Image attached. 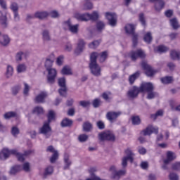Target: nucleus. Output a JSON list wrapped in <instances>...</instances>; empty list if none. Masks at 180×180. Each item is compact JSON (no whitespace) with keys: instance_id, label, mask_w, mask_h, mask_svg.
<instances>
[{"instance_id":"ddd939ff","label":"nucleus","mask_w":180,"mask_h":180,"mask_svg":"<svg viewBox=\"0 0 180 180\" xmlns=\"http://www.w3.org/2000/svg\"><path fill=\"white\" fill-rule=\"evenodd\" d=\"M141 67L146 70V75L147 77H153L155 74L156 71L153 70V68L150 65L147 64L146 61L141 63Z\"/></svg>"},{"instance_id":"ea45409f","label":"nucleus","mask_w":180,"mask_h":180,"mask_svg":"<svg viewBox=\"0 0 180 180\" xmlns=\"http://www.w3.org/2000/svg\"><path fill=\"white\" fill-rule=\"evenodd\" d=\"M126 175V170H120L118 172H115L113 175L114 179H120V176Z\"/></svg>"},{"instance_id":"c9c22d12","label":"nucleus","mask_w":180,"mask_h":180,"mask_svg":"<svg viewBox=\"0 0 180 180\" xmlns=\"http://www.w3.org/2000/svg\"><path fill=\"white\" fill-rule=\"evenodd\" d=\"M21 169L22 166L20 165L13 166L10 170V174L11 175H15V174H18V172H19V171H20Z\"/></svg>"},{"instance_id":"f8f14e48","label":"nucleus","mask_w":180,"mask_h":180,"mask_svg":"<svg viewBox=\"0 0 180 180\" xmlns=\"http://www.w3.org/2000/svg\"><path fill=\"white\" fill-rule=\"evenodd\" d=\"M139 89L141 92H151V91H154V85L151 82L142 83Z\"/></svg>"},{"instance_id":"a18cd8bd","label":"nucleus","mask_w":180,"mask_h":180,"mask_svg":"<svg viewBox=\"0 0 180 180\" xmlns=\"http://www.w3.org/2000/svg\"><path fill=\"white\" fill-rule=\"evenodd\" d=\"M92 129V124H91L89 122H86L83 124V130L84 131H91V129Z\"/></svg>"},{"instance_id":"c756f323","label":"nucleus","mask_w":180,"mask_h":180,"mask_svg":"<svg viewBox=\"0 0 180 180\" xmlns=\"http://www.w3.org/2000/svg\"><path fill=\"white\" fill-rule=\"evenodd\" d=\"M140 77V72H136L129 77V82L131 85H133L134 84V81Z\"/></svg>"},{"instance_id":"72a5a7b5","label":"nucleus","mask_w":180,"mask_h":180,"mask_svg":"<svg viewBox=\"0 0 180 180\" xmlns=\"http://www.w3.org/2000/svg\"><path fill=\"white\" fill-rule=\"evenodd\" d=\"M170 57L172 60H180V52L177 51H170Z\"/></svg>"},{"instance_id":"de8ad7c7","label":"nucleus","mask_w":180,"mask_h":180,"mask_svg":"<svg viewBox=\"0 0 180 180\" xmlns=\"http://www.w3.org/2000/svg\"><path fill=\"white\" fill-rule=\"evenodd\" d=\"M170 25L174 30H176L179 25H178V20L176 18H172L170 20Z\"/></svg>"},{"instance_id":"f03ea898","label":"nucleus","mask_w":180,"mask_h":180,"mask_svg":"<svg viewBox=\"0 0 180 180\" xmlns=\"http://www.w3.org/2000/svg\"><path fill=\"white\" fill-rule=\"evenodd\" d=\"M99 141H115L116 137L115 134L110 131H105L100 132L98 134Z\"/></svg>"},{"instance_id":"7c9ffc66","label":"nucleus","mask_w":180,"mask_h":180,"mask_svg":"<svg viewBox=\"0 0 180 180\" xmlns=\"http://www.w3.org/2000/svg\"><path fill=\"white\" fill-rule=\"evenodd\" d=\"M42 39L44 41H50L51 37H50V32L47 30H44L42 32Z\"/></svg>"},{"instance_id":"6e6d98bb","label":"nucleus","mask_w":180,"mask_h":180,"mask_svg":"<svg viewBox=\"0 0 180 180\" xmlns=\"http://www.w3.org/2000/svg\"><path fill=\"white\" fill-rule=\"evenodd\" d=\"M17 71L18 72H25L26 71V65L25 64H20L17 66Z\"/></svg>"},{"instance_id":"a878e982","label":"nucleus","mask_w":180,"mask_h":180,"mask_svg":"<svg viewBox=\"0 0 180 180\" xmlns=\"http://www.w3.org/2000/svg\"><path fill=\"white\" fill-rule=\"evenodd\" d=\"M164 6H165V2H164V0H159L155 4V9L158 12H160V11H161Z\"/></svg>"},{"instance_id":"052dcab7","label":"nucleus","mask_w":180,"mask_h":180,"mask_svg":"<svg viewBox=\"0 0 180 180\" xmlns=\"http://www.w3.org/2000/svg\"><path fill=\"white\" fill-rule=\"evenodd\" d=\"M88 135L86 134H81L78 136V140L80 143H85L86 140H88Z\"/></svg>"},{"instance_id":"f3484780","label":"nucleus","mask_w":180,"mask_h":180,"mask_svg":"<svg viewBox=\"0 0 180 180\" xmlns=\"http://www.w3.org/2000/svg\"><path fill=\"white\" fill-rule=\"evenodd\" d=\"M11 43V38L7 34H2L0 32V44L6 47Z\"/></svg>"},{"instance_id":"6e6552de","label":"nucleus","mask_w":180,"mask_h":180,"mask_svg":"<svg viewBox=\"0 0 180 180\" xmlns=\"http://www.w3.org/2000/svg\"><path fill=\"white\" fill-rule=\"evenodd\" d=\"M129 57L132 61H136L137 58H144L146 57V53L141 49L137 51H132L129 53Z\"/></svg>"},{"instance_id":"e2e57ef3","label":"nucleus","mask_w":180,"mask_h":180,"mask_svg":"<svg viewBox=\"0 0 180 180\" xmlns=\"http://www.w3.org/2000/svg\"><path fill=\"white\" fill-rule=\"evenodd\" d=\"M34 113H37V115H41L43 114V108L40 106H37L34 108L33 110Z\"/></svg>"},{"instance_id":"09e8293b","label":"nucleus","mask_w":180,"mask_h":180,"mask_svg":"<svg viewBox=\"0 0 180 180\" xmlns=\"http://www.w3.org/2000/svg\"><path fill=\"white\" fill-rule=\"evenodd\" d=\"M131 120H132V124H134V126H137L140 124V123H141V120L139 116H133L131 117Z\"/></svg>"},{"instance_id":"a19ab883","label":"nucleus","mask_w":180,"mask_h":180,"mask_svg":"<svg viewBox=\"0 0 180 180\" xmlns=\"http://www.w3.org/2000/svg\"><path fill=\"white\" fill-rule=\"evenodd\" d=\"M47 117H48V123H51L52 120H54V119L56 118V112H54V111L53 110H49L48 115H47Z\"/></svg>"},{"instance_id":"4be33fe9","label":"nucleus","mask_w":180,"mask_h":180,"mask_svg":"<svg viewBox=\"0 0 180 180\" xmlns=\"http://www.w3.org/2000/svg\"><path fill=\"white\" fill-rule=\"evenodd\" d=\"M176 157L172 151H167V158L164 160V164H169L172 161H174Z\"/></svg>"},{"instance_id":"774afa93","label":"nucleus","mask_w":180,"mask_h":180,"mask_svg":"<svg viewBox=\"0 0 180 180\" xmlns=\"http://www.w3.org/2000/svg\"><path fill=\"white\" fill-rule=\"evenodd\" d=\"M96 126L100 130H103V129H105V123L103 121L97 122Z\"/></svg>"},{"instance_id":"4468645a","label":"nucleus","mask_w":180,"mask_h":180,"mask_svg":"<svg viewBox=\"0 0 180 180\" xmlns=\"http://www.w3.org/2000/svg\"><path fill=\"white\" fill-rule=\"evenodd\" d=\"M158 134V127H154L153 125H149L148 127L142 131V134L143 136H150V134Z\"/></svg>"},{"instance_id":"dca6fc26","label":"nucleus","mask_w":180,"mask_h":180,"mask_svg":"<svg viewBox=\"0 0 180 180\" xmlns=\"http://www.w3.org/2000/svg\"><path fill=\"white\" fill-rule=\"evenodd\" d=\"M89 13H76L74 15V17L75 18V19H77V20H79V22H88L89 20Z\"/></svg>"},{"instance_id":"864d4df0","label":"nucleus","mask_w":180,"mask_h":180,"mask_svg":"<svg viewBox=\"0 0 180 180\" xmlns=\"http://www.w3.org/2000/svg\"><path fill=\"white\" fill-rule=\"evenodd\" d=\"M139 20L141 22L142 26H146V16H144V13H141L139 15Z\"/></svg>"},{"instance_id":"473e14b6","label":"nucleus","mask_w":180,"mask_h":180,"mask_svg":"<svg viewBox=\"0 0 180 180\" xmlns=\"http://www.w3.org/2000/svg\"><path fill=\"white\" fill-rule=\"evenodd\" d=\"M16 112L13 111L7 112L4 115V119H6V120H8V119H12V117H16Z\"/></svg>"},{"instance_id":"bf43d9fd","label":"nucleus","mask_w":180,"mask_h":180,"mask_svg":"<svg viewBox=\"0 0 180 180\" xmlns=\"http://www.w3.org/2000/svg\"><path fill=\"white\" fill-rule=\"evenodd\" d=\"M101 103H102V101L99 98H96L92 102V105L94 108H99Z\"/></svg>"},{"instance_id":"603ef678","label":"nucleus","mask_w":180,"mask_h":180,"mask_svg":"<svg viewBox=\"0 0 180 180\" xmlns=\"http://www.w3.org/2000/svg\"><path fill=\"white\" fill-rule=\"evenodd\" d=\"M57 160H58V152L55 151L50 158V162H51V164H54V162H56Z\"/></svg>"},{"instance_id":"4c0bfd02","label":"nucleus","mask_w":180,"mask_h":180,"mask_svg":"<svg viewBox=\"0 0 180 180\" xmlns=\"http://www.w3.org/2000/svg\"><path fill=\"white\" fill-rule=\"evenodd\" d=\"M162 84H171L174 81V78L171 76H166L160 79Z\"/></svg>"},{"instance_id":"6ab92c4d","label":"nucleus","mask_w":180,"mask_h":180,"mask_svg":"<svg viewBox=\"0 0 180 180\" xmlns=\"http://www.w3.org/2000/svg\"><path fill=\"white\" fill-rule=\"evenodd\" d=\"M0 22L3 27H8V17L6 16V13H4L2 11H0Z\"/></svg>"},{"instance_id":"412c9836","label":"nucleus","mask_w":180,"mask_h":180,"mask_svg":"<svg viewBox=\"0 0 180 180\" xmlns=\"http://www.w3.org/2000/svg\"><path fill=\"white\" fill-rule=\"evenodd\" d=\"M8 153H9V155H11V154H12L13 155H16L18 161H20L21 162H23V161H25V158H23V155L18 152V150L16 149L8 150Z\"/></svg>"},{"instance_id":"1a4fd4ad","label":"nucleus","mask_w":180,"mask_h":180,"mask_svg":"<svg viewBox=\"0 0 180 180\" xmlns=\"http://www.w3.org/2000/svg\"><path fill=\"white\" fill-rule=\"evenodd\" d=\"M121 115H122L121 111H117V112L109 111L106 114V119L107 120L110 122V123H113L116 122V120H117V117H119V116H120Z\"/></svg>"},{"instance_id":"5fc2aeb1","label":"nucleus","mask_w":180,"mask_h":180,"mask_svg":"<svg viewBox=\"0 0 180 180\" xmlns=\"http://www.w3.org/2000/svg\"><path fill=\"white\" fill-rule=\"evenodd\" d=\"M23 56H25V53H23L22 51H18L15 54V60L18 61V62L22 61V60L23 58Z\"/></svg>"},{"instance_id":"58836bf2","label":"nucleus","mask_w":180,"mask_h":180,"mask_svg":"<svg viewBox=\"0 0 180 180\" xmlns=\"http://www.w3.org/2000/svg\"><path fill=\"white\" fill-rule=\"evenodd\" d=\"M89 20L96 21L97 19H99V13L97 11H94L91 14L89 13Z\"/></svg>"},{"instance_id":"423d86ee","label":"nucleus","mask_w":180,"mask_h":180,"mask_svg":"<svg viewBox=\"0 0 180 180\" xmlns=\"http://www.w3.org/2000/svg\"><path fill=\"white\" fill-rule=\"evenodd\" d=\"M47 83L53 85L56 82V78H57V70L54 68L47 69Z\"/></svg>"},{"instance_id":"393cba45","label":"nucleus","mask_w":180,"mask_h":180,"mask_svg":"<svg viewBox=\"0 0 180 180\" xmlns=\"http://www.w3.org/2000/svg\"><path fill=\"white\" fill-rule=\"evenodd\" d=\"M72 120L68 118H65L62 120L60 125L62 127H71L72 126Z\"/></svg>"},{"instance_id":"0eeeda50","label":"nucleus","mask_w":180,"mask_h":180,"mask_svg":"<svg viewBox=\"0 0 180 180\" xmlns=\"http://www.w3.org/2000/svg\"><path fill=\"white\" fill-rule=\"evenodd\" d=\"M105 18L108 20V25L115 27L117 25V15L115 13H105Z\"/></svg>"},{"instance_id":"39448f33","label":"nucleus","mask_w":180,"mask_h":180,"mask_svg":"<svg viewBox=\"0 0 180 180\" xmlns=\"http://www.w3.org/2000/svg\"><path fill=\"white\" fill-rule=\"evenodd\" d=\"M63 25L64 26H66L68 28V30L73 34H77L78 32H79V25H72L70 19L65 21Z\"/></svg>"},{"instance_id":"4d7b16f0","label":"nucleus","mask_w":180,"mask_h":180,"mask_svg":"<svg viewBox=\"0 0 180 180\" xmlns=\"http://www.w3.org/2000/svg\"><path fill=\"white\" fill-rule=\"evenodd\" d=\"M29 91H30V86L27 83H24L23 94L25 96H29Z\"/></svg>"},{"instance_id":"680f3d73","label":"nucleus","mask_w":180,"mask_h":180,"mask_svg":"<svg viewBox=\"0 0 180 180\" xmlns=\"http://www.w3.org/2000/svg\"><path fill=\"white\" fill-rule=\"evenodd\" d=\"M53 172L54 169L53 168V166H49L46 168L44 175H51Z\"/></svg>"},{"instance_id":"3c124183","label":"nucleus","mask_w":180,"mask_h":180,"mask_svg":"<svg viewBox=\"0 0 180 180\" xmlns=\"http://www.w3.org/2000/svg\"><path fill=\"white\" fill-rule=\"evenodd\" d=\"M156 96H158V93L153 91H148L147 99H154Z\"/></svg>"},{"instance_id":"f257e3e1","label":"nucleus","mask_w":180,"mask_h":180,"mask_svg":"<svg viewBox=\"0 0 180 180\" xmlns=\"http://www.w3.org/2000/svg\"><path fill=\"white\" fill-rule=\"evenodd\" d=\"M99 58L100 63H103L108 58V51H104L101 53L94 52L90 56L89 68L93 75L99 77L101 75V67L96 63V58Z\"/></svg>"},{"instance_id":"cd10ccee","label":"nucleus","mask_w":180,"mask_h":180,"mask_svg":"<svg viewBox=\"0 0 180 180\" xmlns=\"http://www.w3.org/2000/svg\"><path fill=\"white\" fill-rule=\"evenodd\" d=\"M61 74L63 75H72V70L70 66H64L61 70Z\"/></svg>"},{"instance_id":"69168bd1","label":"nucleus","mask_w":180,"mask_h":180,"mask_svg":"<svg viewBox=\"0 0 180 180\" xmlns=\"http://www.w3.org/2000/svg\"><path fill=\"white\" fill-rule=\"evenodd\" d=\"M79 105L82 106V108H88L89 105H91V102L86 101H79Z\"/></svg>"},{"instance_id":"9d476101","label":"nucleus","mask_w":180,"mask_h":180,"mask_svg":"<svg viewBox=\"0 0 180 180\" xmlns=\"http://www.w3.org/2000/svg\"><path fill=\"white\" fill-rule=\"evenodd\" d=\"M51 131V127L49 122H44L42 127L39 129V134L46 136V139L50 137L51 134H49Z\"/></svg>"},{"instance_id":"e433bc0d","label":"nucleus","mask_w":180,"mask_h":180,"mask_svg":"<svg viewBox=\"0 0 180 180\" xmlns=\"http://www.w3.org/2000/svg\"><path fill=\"white\" fill-rule=\"evenodd\" d=\"M125 153L127 154V156H126L127 158L129 159L130 162H133L134 161V153L131 151L130 149H127L125 150Z\"/></svg>"},{"instance_id":"13d9d810","label":"nucleus","mask_w":180,"mask_h":180,"mask_svg":"<svg viewBox=\"0 0 180 180\" xmlns=\"http://www.w3.org/2000/svg\"><path fill=\"white\" fill-rule=\"evenodd\" d=\"M162 115H164V112H162V110H160L155 114H152L150 115V118L153 119V120H155V119H157L158 116H162Z\"/></svg>"},{"instance_id":"37998d69","label":"nucleus","mask_w":180,"mask_h":180,"mask_svg":"<svg viewBox=\"0 0 180 180\" xmlns=\"http://www.w3.org/2000/svg\"><path fill=\"white\" fill-rule=\"evenodd\" d=\"M143 40L146 43L150 44V43H151L153 41V36H151V32H147L143 37Z\"/></svg>"},{"instance_id":"49530a36","label":"nucleus","mask_w":180,"mask_h":180,"mask_svg":"<svg viewBox=\"0 0 180 180\" xmlns=\"http://www.w3.org/2000/svg\"><path fill=\"white\" fill-rule=\"evenodd\" d=\"M99 44H101V41L100 40H95L93 42L89 44V49H93L94 50H95V49H96Z\"/></svg>"},{"instance_id":"f704fd0d","label":"nucleus","mask_w":180,"mask_h":180,"mask_svg":"<svg viewBox=\"0 0 180 180\" xmlns=\"http://www.w3.org/2000/svg\"><path fill=\"white\" fill-rule=\"evenodd\" d=\"M10 9L12 12H19V4L15 1H11L10 4Z\"/></svg>"},{"instance_id":"8fccbe9b","label":"nucleus","mask_w":180,"mask_h":180,"mask_svg":"<svg viewBox=\"0 0 180 180\" xmlns=\"http://www.w3.org/2000/svg\"><path fill=\"white\" fill-rule=\"evenodd\" d=\"M22 87L20 86V85H16L12 87L11 89V92L13 94V95L16 96L18 95V94H19V91H20V89Z\"/></svg>"},{"instance_id":"7ed1b4c3","label":"nucleus","mask_w":180,"mask_h":180,"mask_svg":"<svg viewBox=\"0 0 180 180\" xmlns=\"http://www.w3.org/2000/svg\"><path fill=\"white\" fill-rule=\"evenodd\" d=\"M124 29L126 33L132 35L133 46L134 47H136L137 46V37H139V36L137 34L134 33V25L128 24L125 26Z\"/></svg>"},{"instance_id":"0e129e2a","label":"nucleus","mask_w":180,"mask_h":180,"mask_svg":"<svg viewBox=\"0 0 180 180\" xmlns=\"http://www.w3.org/2000/svg\"><path fill=\"white\" fill-rule=\"evenodd\" d=\"M0 6L4 11H8V4L6 0H0Z\"/></svg>"},{"instance_id":"b1692460","label":"nucleus","mask_w":180,"mask_h":180,"mask_svg":"<svg viewBox=\"0 0 180 180\" xmlns=\"http://www.w3.org/2000/svg\"><path fill=\"white\" fill-rule=\"evenodd\" d=\"M7 158H9V149L4 148L0 152V160L5 161Z\"/></svg>"},{"instance_id":"c03bdc74","label":"nucleus","mask_w":180,"mask_h":180,"mask_svg":"<svg viewBox=\"0 0 180 180\" xmlns=\"http://www.w3.org/2000/svg\"><path fill=\"white\" fill-rule=\"evenodd\" d=\"M12 75H13V67L11 65H8L6 72V78H11Z\"/></svg>"},{"instance_id":"2eb2a0df","label":"nucleus","mask_w":180,"mask_h":180,"mask_svg":"<svg viewBox=\"0 0 180 180\" xmlns=\"http://www.w3.org/2000/svg\"><path fill=\"white\" fill-rule=\"evenodd\" d=\"M86 43L82 39H79L77 41V46L75 51V54H81L82 51L85 49V46Z\"/></svg>"},{"instance_id":"bb28decb","label":"nucleus","mask_w":180,"mask_h":180,"mask_svg":"<svg viewBox=\"0 0 180 180\" xmlns=\"http://www.w3.org/2000/svg\"><path fill=\"white\" fill-rule=\"evenodd\" d=\"M64 162L65 166L63 169H68V168H70L71 166V161H70V155L68 153H65L64 155Z\"/></svg>"},{"instance_id":"2f4dec72","label":"nucleus","mask_w":180,"mask_h":180,"mask_svg":"<svg viewBox=\"0 0 180 180\" xmlns=\"http://www.w3.org/2000/svg\"><path fill=\"white\" fill-rule=\"evenodd\" d=\"M105 22L102 21H98L96 25L97 32H98L99 33H101V32L105 29Z\"/></svg>"},{"instance_id":"79ce46f5","label":"nucleus","mask_w":180,"mask_h":180,"mask_svg":"<svg viewBox=\"0 0 180 180\" xmlns=\"http://www.w3.org/2000/svg\"><path fill=\"white\" fill-rule=\"evenodd\" d=\"M169 49L164 45H160L156 48L158 53H167Z\"/></svg>"},{"instance_id":"aec40b11","label":"nucleus","mask_w":180,"mask_h":180,"mask_svg":"<svg viewBox=\"0 0 180 180\" xmlns=\"http://www.w3.org/2000/svg\"><path fill=\"white\" fill-rule=\"evenodd\" d=\"M47 98V93L42 91L35 98L36 103H44V99Z\"/></svg>"},{"instance_id":"5701e85b","label":"nucleus","mask_w":180,"mask_h":180,"mask_svg":"<svg viewBox=\"0 0 180 180\" xmlns=\"http://www.w3.org/2000/svg\"><path fill=\"white\" fill-rule=\"evenodd\" d=\"M49 12L47 11H37L35 13L36 19H39L40 20H43V19H46L49 17Z\"/></svg>"},{"instance_id":"a211bd4d","label":"nucleus","mask_w":180,"mask_h":180,"mask_svg":"<svg viewBox=\"0 0 180 180\" xmlns=\"http://www.w3.org/2000/svg\"><path fill=\"white\" fill-rule=\"evenodd\" d=\"M56 60V57L53 54L50 55L46 58V60L45 61V68L46 70H50L51 67H53V63H54V60Z\"/></svg>"},{"instance_id":"c85d7f7f","label":"nucleus","mask_w":180,"mask_h":180,"mask_svg":"<svg viewBox=\"0 0 180 180\" xmlns=\"http://www.w3.org/2000/svg\"><path fill=\"white\" fill-rule=\"evenodd\" d=\"M94 8V4L91 1H85L82 9L83 11H91V9Z\"/></svg>"},{"instance_id":"338daca9","label":"nucleus","mask_w":180,"mask_h":180,"mask_svg":"<svg viewBox=\"0 0 180 180\" xmlns=\"http://www.w3.org/2000/svg\"><path fill=\"white\" fill-rule=\"evenodd\" d=\"M172 168L174 169V171H180V162L174 163L172 165Z\"/></svg>"},{"instance_id":"9b49d317","label":"nucleus","mask_w":180,"mask_h":180,"mask_svg":"<svg viewBox=\"0 0 180 180\" xmlns=\"http://www.w3.org/2000/svg\"><path fill=\"white\" fill-rule=\"evenodd\" d=\"M141 92L140 90V87H137L134 86L131 89H129L127 92L128 98H131V99H134L139 96V94Z\"/></svg>"},{"instance_id":"20e7f679","label":"nucleus","mask_w":180,"mask_h":180,"mask_svg":"<svg viewBox=\"0 0 180 180\" xmlns=\"http://www.w3.org/2000/svg\"><path fill=\"white\" fill-rule=\"evenodd\" d=\"M65 78L61 77L58 80V84L60 88L58 89V93L60 96L65 98L67 96V84H65Z\"/></svg>"}]
</instances>
